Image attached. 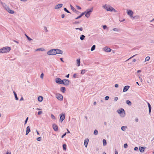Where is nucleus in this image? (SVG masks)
<instances>
[{
    "mask_svg": "<svg viewBox=\"0 0 154 154\" xmlns=\"http://www.w3.org/2000/svg\"><path fill=\"white\" fill-rule=\"evenodd\" d=\"M30 127L29 126L27 127L26 128V135H27L28 133L30 132Z\"/></svg>",
    "mask_w": 154,
    "mask_h": 154,
    "instance_id": "nucleus-16",
    "label": "nucleus"
},
{
    "mask_svg": "<svg viewBox=\"0 0 154 154\" xmlns=\"http://www.w3.org/2000/svg\"><path fill=\"white\" fill-rule=\"evenodd\" d=\"M103 146H105L106 144V142L105 139L103 140Z\"/></svg>",
    "mask_w": 154,
    "mask_h": 154,
    "instance_id": "nucleus-22",
    "label": "nucleus"
},
{
    "mask_svg": "<svg viewBox=\"0 0 154 154\" xmlns=\"http://www.w3.org/2000/svg\"><path fill=\"white\" fill-rule=\"evenodd\" d=\"M148 107H149V113H150V112H151V106L150 105L149 103H148Z\"/></svg>",
    "mask_w": 154,
    "mask_h": 154,
    "instance_id": "nucleus-21",
    "label": "nucleus"
},
{
    "mask_svg": "<svg viewBox=\"0 0 154 154\" xmlns=\"http://www.w3.org/2000/svg\"><path fill=\"white\" fill-rule=\"evenodd\" d=\"M36 132H37V134L39 135V132H38V131H36Z\"/></svg>",
    "mask_w": 154,
    "mask_h": 154,
    "instance_id": "nucleus-63",
    "label": "nucleus"
},
{
    "mask_svg": "<svg viewBox=\"0 0 154 154\" xmlns=\"http://www.w3.org/2000/svg\"><path fill=\"white\" fill-rule=\"evenodd\" d=\"M42 111H39L38 113V115H40L42 114Z\"/></svg>",
    "mask_w": 154,
    "mask_h": 154,
    "instance_id": "nucleus-41",
    "label": "nucleus"
},
{
    "mask_svg": "<svg viewBox=\"0 0 154 154\" xmlns=\"http://www.w3.org/2000/svg\"><path fill=\"white\" fill-rule=\"evenodd\" d=\"M81 17V16L80 15L79 16H78V17H76L75 19H79V18H80Z\"/></svg>",
    "mask_w": 154,
    "mask_h": 154,
    "instance_id": "nucleus-48",
    "label": "nucleus"
},
{
    "mask_svg": "<svg viewBox=\"0 0 154 154\" xmlns=\"http://www.w3.org/2000/svg\"><path fill=\"white\" fill-rule=\"evenodd\" d=\"M28 119V117H27L26 119V120L25 121V124L26 123L27 121V120Z\"/></svg>",
    "mask_w": 154,
    "mask_h": 154,
    "instance_id": "nucleus-45",
    "label": "nucleus"
},
{
    "mask_svg": "<svg viewBox=\"0 0 154 154\" xmlns=\"http://www.w3.org/2000/svg\"><path fill=\"white\" fill-rule=\"evenodd\" d=\"M126 103L127 104H128V105H131V102L130 100H127L126 101Z\"/></svg>",
    "mask_w": 154,
    "mask_h": 154,
    "instance_id": "nucleus-28",
    "label": "nucleus"
},
{
    "mask_svg": "<svg viewBox=\"0 0 154 154\" xmlns=\"http://www.w3.org/2000/svg\"><path fill=\"white\" fill-rule=\"evenodd\" d=\"M69 74H68L67 75H66V77L67 78H68L69 77Z\"/></svg>",
    "mask_w": 154,
    "mask_h": 154,
    "instance_id": "nucleus-56",
    "label": "nucleus"
},
{
    "mask_svg": "<svg viewBox=\"0 0 154 154\" xmlns=\"http://www.w3.org/2000/svg\"><path fill=\"white\" fill-rule=\"evenodd\" d=\"M56 82L57 83L62 84V80L60 78H57L56 80Z\"/></svg>",
    "mask_w": 154,
    "mask_h": 154,
    "instance_id": "nucleus-10",
    "label": "nucleus"
},
{
    "mask_svg": "<svg viewBox=\"0 0 154 154\" xmlns=\"http://www.w3.org/2000/svg\"><path fill=\"white\" fill-rule=\"evenodd\" d=\"M117 112L119 114H120L121 116H124L125 115V111L123 109H121L118 110Z\"/></svg>",
    "mask_w": 154,
    "mask_h": 154,
    "instance_id": "nucleus-4",
    "label": "nucleus"
},
{
    "mask_svg": "<svg viewBox=\"0 0 154 154\" xmlns=\"http://www.w3.org/2000/svg\"><path fill=\"white\" fill-rule=\"evenodd\" d=\"M56 97L57 98L60 100H63V96L60 94H56Z\"/></svg>",
    "mask_w": 154,
    "mask_h": 154,
    "instance_id": "nucleus-6",
    "label": "nucleus"
},
{
    "mask_svg": "<svg viewBox=\"0 0 154 154\" xmlns=\"http://www.w3.org/2000/svg\"><path fill=\"white\" fill-rule=\"evenodd\" d=\"M111 49L109 48H104V50L106 52H109L111 51Z\"/></svg>",
    "mask_w": 154,
    "mask_h": 154,
    "instance_id": "nucleus-17",
    "label": "nucleus"
},
{
    "mask_svg": "<svg viewBox=\"0 0 154 154\" xmlns=\"http://www.w3.org/2000/svg\"><path fill=\"white\" fill-rule=\"evenodd\" d=\"M37 140L38 141H40L41 140V137H38L37 138Z\"/></svg>",
    "mask_w": 154,
    "mask_h": 154,
    "instance_id": "nucleus-36",
    "label": "nucleus"
},
{
    "mask_svg": "<svg viewBox=\"0 0 154 154\" xmlns=\"http://www.w3.org/2000/svg\"><path fill=\"white\" fill-rule=\"evenodd\" d=\"M80 58L77 59L76 60L77 63L78 64V66H80Z\"/></svg>",
    "mask_w": 154,
    "mask_h": 154,
    "instance_id": "nucleus-20",
    "label": "nucleus"
},
{
    "mask_svg": "<svg viewBox=\"0 0 154 154\" xmlns=\"http://www.w3.org/2000/svg\"><path fill=\"white\" fill-rule=\"evenodd\" d=\"M105 100H108V99H109V96H106L105 97Z\"/></svg>",
    "mask_w": 154,
    "mask_h": 154,
    "instance_id": "nucleus-40",
    "label": "nucleus"
},
{
    "mask_svg": "<svg viewBox=\"0 0 154 154\" xmlns=\"http://www.w3.org/2000/svg\"><path fill=\"white\" fill-rule=\"evenodd\" d=\"M23 100V97H22L20 99V100Z\"/></svg>",
    "mask_w": 154,
    "mask_h": 154,
    "instance_id": "nucleus-59",
    "label": "nucleus"
},
{
    "mask_svg": "<svg viewBox=\"0 0 154 154\" xmlns=\"http://www.w3.org/2000/svg\"><path fill=\"white\" fill-rule=\"evenodd\" d=\"M51 117L52 119H55V117L53 114H51Z\"/></svg>",
    "mask_w": 154,
    "mask_h": 154,
    "instance_id": "nucleus-35",
    "label": "nucleus"
},
{
    "mask_svg": "<svg viewBox=\"0 0 154 154\" xmlns=\"http://www.w3.org/2000/svg\"><path fill=\"white\" fill-rule=\"evenodd\" d=\"M11 154V152H8L6 153V154Z\"/></svg>",
    "mask_w": 154,
    "mask_h": 154,
    "instance_id": "nucleus-57",
    "label": "nucleus"
},
{
    "mask_svg": "<svg viewBox=\"0 0 154 154\" xmlns=\"http://www.w3.org/2000/svg\"><path fill=\"white\" fill-rule=\"evenodd\" d=\"M63 149L65 150L66 149V145L65 144H63Z\"/></svg>",
    "mask_w": 154,
    "mask_h": 154,
    "instance_id": "nucleus-33",
    "label": "nucleus"
},
{
    "mask_svg": "<svg viewBox=\"0 0 154 154\" xmlns=\"http://www.w3.org/2000/svg\"><path fill=\"white\" fill-rule=\"evenodd\" d=\"M38 100L39 101L41 102L43 100V97L42 96H39L38 97Z\"/></svg>",
    "mask_w": 154,
    "mask_h": 154,
    "instance_id": "nucleus-19",
    "label": "nucleus"
},
{
    "mask_svg": "<svg viewBox=\"0 0 154 154\" xmlns=\"http://www.w3.org/2000/svg\"><path fill=\"white\" fill-rule=\"evenodd\" d=\"M96 102H94V105H96Z\"/></svg>",
    "mask_w": 154,
    "mask_h": 154,
    "instance_id": "nucleus-62",
    "label": "nucleus"
},
{
    "mask_svg": "<svg viewBox=\"0 0 154 154\" xmlns=\"http://www.w3.org/2000/svg\"><path fill=\"white\" fill-rule=\"evenodd\" d=\"M11 50V48L9 47H6L0 49V53H7Z\"/></svg>",
    "mask_w": 154,
    "mask_h": 154,
    "instance_id": "nucleus-2",
    "label": "nucleus"
},
{
    "mask_svg": "<svg viewBox=\"0 0 154 154\" xmlns=\"http://www.w3.org/2000/svg\"><path fill=\"white\" fill-rule=\"evenodd\" d=\"M8 11L10 13L13 14L14 13V11L11 10L9 9Z\"/></svg>",
    "mask_w": 154,
    "mask_h": 154,
    "instance_id": "nucleus-30",
    "label": "nucleus"
},
{
    "mask_svg": "<svg viewBox=\"0 0 154 154\" xmlns=\"http://www.w3.org/2000/svg\"><path fill=\"white\" fill-rule=\"evenodd\" d=\"M60 120L61 121V122H62L63 121V120L65 119V115L64 114H62L60 115Z\"/></svg>",
    "mask_w": 154,
    "mask_h": 154,
    "instance_id": "nucleus-11",
    "label": "nucleus"
},
{
    "mask_svg": "<svg viewBox=\"0 0 154 154\" xmlns=\"http://www.w3.org/2000/svg\"><path fill=\"white\" fill-rule=\"evenodd\" d=\"M103 8L106 9L107 11H114L116 12V10L112 7L110 5H105L103 6Z\"/></svg>",
    "mask_w": 154,
    "mask_h": 154,
    "instance_id": "nucleus-1",
    "label": "nucleus"
},
{
    "mask_svg": "<svg viewBox=\"0 0 154 154\" xmlns=\"http://www.w3.org/2000/svg\"><path fill=\"white\" fill-rule=\"evenodd\" d=\"M76 74H74V75H73V77H74V78H75V77H76Z\"/></svg>",
    "mask_w": 154,
    "mask_h": 154,
    "instance_id": "nucleus-64",
    "label": "nucleus"
},
{
    "mask_svg": "<svg viewBox=\"0 0 154 154\" xmlns=\"http://www.w3.org/2000/svg\"><path fill=\"white\" fill-rule=\"evenodd\" d=\"M75 29H79L80 31H82V30H83V29L82 27H81V28H75Z\"/></svg>",
    "mask_w": 154,
    "mask_h": 154,
    "instance_id": "nucleus-34",
    "label": "nucleus"
},
{
    "mask_svg": "<svg viewBox=\"0 0 154 154\" xmlns=\"http://www.w3.org/2000/svg\"><path fill=\"white\" fill-rule=\"evenodd\" d=\"M53 128L54 130L55 131H58V127L57 126V125L55 124H54L53 125Z\"/></svg>",
    "mask_w": 154,
    "mask_h": 154,
    "instance_id": "nucleus-12",
    "label": "nucleus"
},
{
    "mask_svg": "<svg viewBox=\"0 0 154 154\" xmlns=\"http://www.w3.org/2000/svg\"><path fill=\"white\" fill-rule=\"evenodd\" d=\"M77 8L79 10H81V8L79 6H76Z\"/></svg>",
    "mask_w": 154,
    "mask_h": 154,
    "instance_id": "nucleus-42",
    "label": "nucleus"
},
{
    "mask_svg": "<svg viewBox=\"0 0 154 154\" xmlns=\"http://www.w3.org/2000/svg\"><path fill=\"white\" fill-rule=\"evenodd\" d=\"M26 37H27V39L29 41H31V40H32V39H31V38H30L29 36H27L26 35Z\"/></svg>",
    "mask_w": 154,
    "mask_h": 154,
    "instance_id": "nucleus-38",
    "label": "nucleus"
},
{
    "mask_svg": "<svg viewBox=\"0 0 154 154\" xmlns=\"http://www.w3.org/2000/svg\"><path fill=\"white\" fill-rule=\"evenodd\" d=\"M85 36L84 35H82L80 37V39L82 40L83 39H84L85 38Z\"/></svg>",
    "mask_w": 154,
    "mask_h": 154,
    "instance_id": "nucleus-25",
    "label": "nucleus"
},
{
    "mask_svg": "<svg viewBox=\"0 0 154 154\" xmlns=\"http://www.w3.org/2000/svg\"><path fill=\"white\" fill-rule=\"evenodd\" d=\"M60 60H61L62 62H64V61H63V59H62V58H60Z\"/></svg>",
    "mask_w": 154,
    "mask_h": 154,
    "instance_id": "nucleus-55",
    "label": "nucleus"
},
{
    "mask_svg": "<svg viewBox=\"0 0 154 154\" xmlns=\"http://www.w3.org/2000/svg\"><path fill=\"white\" fill-rule=\"evenodd\" d=\"M127 14L128 15H129L131 17L134 18L133 16V11L130 10H129L128 11Z\"/></svg>",
    "mask_w": 154,
    "mask_h": 154,
    "instance_id": "nucleus-8",
    "label": "nucleus"
},
{
    "mask_svg": "<svg viewBox=\"0 0 154 154\" xmlns=\"http://www.w3.org/2000/svg\"><path fill=\"white\" fill-rule=\"evenodd\" d=\"M149 59H150V57H149V56L147 57L145 59V61L146 62V61H148L149 60Z\"/></svg>",
    "mask_w": 154,
    "mask_h": 154,
    "instance_id": "nucleus-29",
    "label": "nucleus"
},
{
    "mask_svg": "<svg viewBox=\"0 0 154 154\" xmlns=\"http://www.w3.org/2000/svg\"><path fill=\"white\" fill-rule=\"evenodd\" d=\"M64 11L68 13H70L66 9V8H64Z\"/></svg>",
    "mask_w": 154,
    "mask_h": 154,
    "instance_id": "nucleus-39",
    "label": "nucleus"
},
{
    "mask_svg": "<svg viewBox=\"0 0 154 154\" xmlns=\"http://www.w3.org/2000/svg\"><path fill=\"white\" fill-rule=\"evenodd\" d=\"M14 94L15 97V99L16 100H18V99L17 97V95L15 91H14Z\"/></svg>",
    "mask_w": 154,
    "mask_h": 154,
    "instance_id": "nucleus-26",
    "label": "nucleus"
},
{
    "mask_svg": "<svg viewBox=\"0 0 154 154\" xmlns=\"http://www.w3.org/2000/svg\"><path fill=\"white\" fill-rule=\"evenodd\" d=\"M103 28L104 29H105L107 28V26L106 25H103Z\"/></svg>",
    "mask_w": 154,
    "mask_h": 154,
    "instance_id": "nucleus-43",
    "label": "nucleus"
},
{
    "mask_svg": "<svg viewBox=\"0 0 154 154\" xmlns=\"http://www.w3.org/2000/svg\"><path fill=\"white\" fill-rule=\"evenodd\" d=\"M69 84V81L67 79H64L62 80V84L65 85H68Z\"/></svg>",
    "mask_w": 154,
    "mask_h": 154,
    "instance_id": "nucleus-7",
    "label": "nucleus"
},
{
    "mask_svg": "<svg viewBox=\"0 0 154 154\" xmlns=\"http://www.w3.org/2000/svg\"><path fill=\"white\" fill-rule=\"evenodd\" d=\"M118 99V97H116L115 98V101H116Z\"/></svg>",
    "mask_w": 154,
    "mask_h": 154,
    "instance_id": "nucleus-52",
    "label": "nucleus"
},
{
    "mask_svg": "<svg viewBox=\"0 0 154 154\" xmlns=\"http://www.w3.org/2000/svg\"><path fill=\"white\" fill-rule=\"evenodd\" d=\"M86 13V12H84V13H82V14L80 15L82 17V16L85 13Z\"/></svg>",
    "mask_w": 154,
    "mask_h": 154,
    "instance_id": "nucleus-47",
    "label": "nucleus"
},
{
    "mask_svg": "<svg viewBox=\"0 0 154 154\" xmlns=\"http://www.w3.org/2000/svg\"><path fill=\"white\" fill-rule=\"evenodd\" d=\"M66 133H65L64 134H63V135L61 137H62V138H63V137H64V136H65L66 135Z\"/></svg>",
    "mask_w": 154,
    "mask_h": 154,
    "instance_id": "nucleus-46",
    "label": "nucleus"
},
{
    "mask_svg": "<svg viewBox=\"0 0 154 154\" xmlns=\"http://www.w3.org/2000/svg\"><path fill=\"white\" fill-rule=\"evenodd\" d=\"M138 149V147H136L134 148V150H137Z\"/></svg>",
    "mask_w": 154,
    "mask_h": 154,
    "instance_id": "nucleus-49",
    "label": "nucleus"
},
{
    "mask_svg": "<svg viewBox=\"0 0 154 154\" xmlns=\"http://www.w3.org/2000/svg\"><path fill=\"white\" fill-rule=\"evenodd\" d=\"M116 28H114L113 29V30L114 31H116Z\"/></svg>",
    "mask_w": 154,
    "mask_h": 154,
    "instance_id": "nucleus-61",
    "label": "nucleus"
},
{
    "mask_svg": "<svg viewBox=\"0 0 154 154\" xmlns=\"http://www.w3.org/2000/svg\"><path fill=\"white\" fill-rule=\"evenodd\" d=\"M124 147L125 148H126L128 147V145L127 143H125L124 144Z\"/></svg>",
    "mask_w": 154,
    "mask_h": 154,
    "instance_id": "nucleus-37",
    "label": "nucleus"
},
{
    "mask_svg": "<svg viewBox=\"0 0 154 154\" xmlns=\"http://www.w3.org/2000/svg\"><path fill=\"white\" fill-rule=\"evenodd\" d=\"M115 86L116 88H117L118 87V85L117 84H116L115 85Z\"/></svg>",
    "mask_w": 154,
    "mask_h": 154,
    "instance_id": "nucleus-50",
    "label": "nucleus"
},
{
    "mask_svg": "<svg viewBox=\"0 0 154 154\" xmlns=\"http://www.w3.org/2000/svg\"><path fill=\"white\" fill-rule=\"evenodd\" d=\"M86 71V70L85 69L82 70L81 71V74H84L85 73Z\"/></svg>",
    "mask_w": 154,
    "mask_h": 154,
    "instance_id": "nucleus-32",
    "label": "nucleus"
},
{
    "mask_svg": "<svg viewBox=\"0 0 154 154\" xmlns=\"http://www.w3.org/2000/svg\"><path fill=\"white\" fill-rule=\"evenodd\" d=\"M65 89V88L64 87H62L61 88V91L63 93L64 92Z\"/></svg>",
    "mask_w": 154,
    "mask_h": 154,
    "instance_id": "nucleus-23",
    "label": "nucleus"
},
{
    "mask_svg": "<svg viewBox=\"0 0 154 154\" xmlns=\"http://www.w3.org/2000/svg\"><path fill=\"white\" fill-rule=\"evenodd\" d=\"M118 152L117 151H116L115 152V154H118Z\"/></svg>",
    "mask_w": 154,
    "mask_h": 154,
    "instance_id": "nucleus-60",
    "label": "nucleus"
},
{
    "mask_svg": "<svg viewBox=\"0 0 154 154\" xmlns=\"http://www.w3.org/2000/svg\"><path fill=\"white\" fill-rule=\"evenodd\" d=\"M135 121L136 122H137L138 121V119L137 118H136L135 119Z\"/></svg>",
    "mask_w": 154,
    "mask_h": 154,
    "instance_id": "nucleus-54",
    "label": "nucleus"
},
{
    "mask_svg": "<svg viewBox=\"0 0 154 154\" xmlns=\"http://www.w3.org/2000/svg\"><path fill=\"white\" fill-rule=\"evenodd\" d=\"M88 141L89 140L88 139H86L85 140L84 145L86 147H87Z\"/></svg>",
    "mask_w": 154,
    "mask_h": 154,
    "instance_id": "nucleus-14",
    "label": "nucleus"
},
{
    "mask_svg": "<svg viewBox=\"0 0 154 154\" xmlns=\"http://www.w3.org/2000/svg\"><path fill=\"white\" fill-rule=\"evenodd\" d=\"M95 46H96L95 45H94L92 46L91 49V51H94L95 49Z\"/></svg>",
    "mask_w": 154,
    "mask_h": 154,
    "instance_id": "nucleus-27",
    "label": "nucleus"
},
{
    "mask_svg": "<svg viewBox=\"0 0 154 154\" xmlns=\"http://www.w3.org/2000/svg\"><path fill=\"white\" fill-rule=\"evenodd\" d=\"M44 76V74L43 73H42L40 76L41 78L42 79H43Z\"/></svg>",
    "mask_w": 154,
    "mask_h": 154,
    "instance_id": "nucleus-44",
    "label": "nucleus"
},
{
    "mask_svg": "<svg viewBox=\"0 0 154 154\" xmlns=\"http://www.w3.org/2000/svg\"><path fill=\"white\" fill-rule=\"evenodd\" d=\"M56 51V54H62L63 53V51L61 50L58 49H55Z\"/></svg>",
    "mask_w": 154,
    "mask_h": 154,
    "instance_id": "nucleus-9",
    "label": "nucleus"
},
{
    "mask_svg": "<svg viewBox=\"0 0 154 154\" xmlns=\"http://www.w3.org/2000/svg\"><path fill=\"white\" fill-rule=\"evenodd\" d=\"M63 6V5L62 4H59L57 5H56L55 8V9H59L61 7H62Z\"/></svg>",
    "mask_w": 154,
    "mask_h": 154,
    "instance_id": "nucleus-15",
    "label": "nucleus"
},
{
    "mask_svg": "<svg viewBox=\"0 0 154 154\" xmlns=\"http://www.w3.org/2000/svg\"><path fill=\"white\" fill-rule=\"evenodd\" d=\"M126 128L127 127L126 126H123L121 128V129L123 131H125Z\"/></svg>",
    "mask_w": 154,
    "mask_h": 154,
    "instance_id": "nucleus-24",
    "label": "nucleus"
},
{
    "mask_svg": "<svg viewBox=\"0 0 154 154\" xmlns=\"http://www.w3.org/2000/svg\"><path fill=\"white\" fill-rule=\"evenodd\" d=\"M55 51V49L51 50L48 52L47 54L50 55H56Z\"/></svg>",
    "mask_w": 154,
    "mask_h": 154,
    "instance_id": "nucleus-3",
    "label": "nucleus"
},
{
    "mask_svg": "<svg viewBox=\"0 0 154 154\" xmlns=\"http://www.w3.org/2000/svg\"><path fill=\"white\" fill-rule=\"evenodd\" d=\"M129 88L130 86H129L127 85L125 86L123 88V92H125L127 91Z\"/></svg>",
    "mask_w": 154,
    "mask_h": 154,
    "instance_id": "nucleus-13",
    "label": "nucleus"
},
{
    "mask_svg": "<svg viewBox=\"0 0 154 154\" xmlns=\"http://www.w3.org/2000/svg\"><path fill=\"white\" fill-rule=\"evenodd\" d=\"M93 10V8H91L89 10H87V12H86V14L85 15V16L88 18L89 17L92 11Z\"/></svg>",
    "mask_w": 154,
    "mask_h": 154,
    "instance_id": "nucleus-5",
    "label": "nucleus"
},
{
    "mask_svg": "<svg viewBox=\"0 0 154 154\" xmlns=\"http://www.w3.org/2000/svg\"><path fill=\"white\" fill-rule=\"evenodd\" d=\"M61 17L62 18H64V17H65V15L64 14H62L61 15Z\"/></svg>",
    "mask_w": 154,
    "mask_h": 154,
    "instance_id": "nucleus-51",
    "label": "nucleus"
},
{
    "mask_svg": "<svg viewBox=\"0 0 154 154\" xmlns=\"http://www.w3.org/2000/svg\"><path fill=\"white\" fill-rule=\"evenodd\" d=\"M144 148L143 147L140 146L139 147V150L140 152H143L144 151Z\"/></svg>",
    "mask_w": 154,
    "mask_h": 154,
    "instance_id": "nucleus-18",
    "label": "nucleus"
},
{
    "mask_svg": "<svg viewBox=\"0 0 154 154\" xmlns=\"http://www.w3.org/2000/svg\"><path fill=\"white\" fill-rule=\"evenodd\" d=\"M98 134V131L97 130H95L94 131V134L95 135H97Z\"/></svg>",
    "mask_w": 154,
    "mask_h": 154,
    "instance_id": "nucleus-31",
    "label": "nucleus"
},
{
    "mask_svg": "<svg viewBox=\"0 0 154 154\" xmlns=\"http://www.w3.org/2000/svg\"><path fill=\"white\" fill-rule=\"evenodd\" d=\"M136 61V59H133V62H135V61Z\"/></svg>",
    "mask_w": 154,
    "mask_h": 154,
    "instance_id": "nucleus-58",
    "label": "nucleus"
},
{
    "mask_svg": "<svg viewBox=\"0 0 154 154\" xmlns=\"http://www.w3.org/2000/svg\"><path fill=\"white\" fill-rule=\"evenodd\" d=\"M135 55H134L133 56H132V57H130L129 58L128 60H127H127H129V59H130L132 58L133 57H134Z\"/></svg>",
    "mask_w": 154,
    "mask_h": 154,
    "instance_id": "nucleus-53",
    "label": "nucleus"
}]
</instances>
